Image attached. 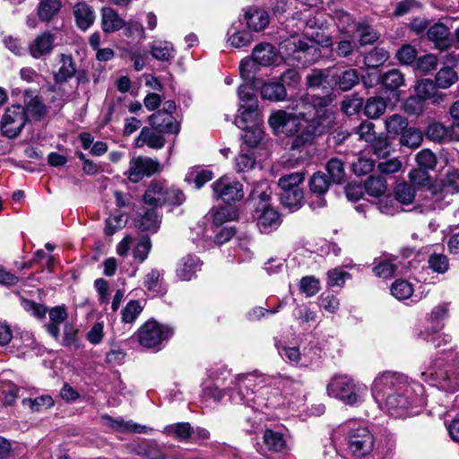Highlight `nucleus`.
I'll use <instances>...</instances> for the list:
<instances>
[{
	"instance_id": "nucleus-46",
	"label": "nucleus",
	"mask_w": 459,
	"mask_h": 459,
	"mask_svg": "<svg viewBox=\"0 0 459 459\" xmlns=\"http://www.w3.org/2000/svg\"><path fill=\"white\" fill-rule=\"evenodd\" d=\"M389 52L384 48H375L364 57V64L368 67L377 68L389 59Z\"/></svg>"
},
{
	"instance_id": "nucleus-2",
	"label": "nucleus",
	"mask_w": 459,
	"mask_h": 459,
	"mask_svg": "<svg viewBox=\"0 0 459 459\" xmlns=\"http://www.w3.org/2000/svg\"><path fill=\"white\" fill-rule=\"evenodd\" d=\"M210 380L205 382V386L203 390V403L212 402L218 403L221 401L225 394L229 395V399L233 403H246L251 405V403H255L257 395L255 393L259 392L261 395L267 394L268 388L265 386H259L264 382V377L255 374L240 375L235 377L231 382V386L224 391L220 390V387L224 385V377L212 373L210 376Z\"/></svg>"
},
{
	"instance_id": "nucleus-51",
	"label": "nucleus",
	"mask_w": 459,
	"mask_h": 459,
	"mask_svg": "<svg viewBox=\"0 0 459 459\" xmlns=\"http://www.w3.org/2000/svg\"><path fill=\"white\" fill-rule=\"evenodd\" d=\"M304 174L294 172L284 175L279 179L280 191H292L295 188H300L299 185L304 181Z\"/></svg>"
},
{
	"instance_id": "nucleus-64",
	"label": "nucleus",
	"mask_w": 459,
	"mask_h": 459,
	"mask_svg": "<svg viewBox=\"0 0 459 459\" xmlns=\"http://www.w3.org/2000/svg\"><path fill=\"white\" fill-rule=\"evenodd\" d=\"M290 115V114L284 110H277L271 114L268 123L275 134L282 133L284 131L285 123L287 122Z\"/></svg>"
},
{
	"instance_id": "nucleus-26",
	"label": "nucleus",
	"mask_w": 459,
	"mask_h": 459,
	"mask_svg": "<svg viewBox=\"0 0 459 459\" xmlns=\"http://www.w3.org/2000/svg\"><path fill=\"white\" fill-rule=\"evenodd\" d=\"M449 29L442 23H435L427 31L428 39L432 41L437 49L446 50L451 46Z\"/></svg>"
},
{
	"instance_id": "nucleus-29",
	"label": "nucleus",
	"mask_w": 459,
	"mask_h": 459,
	"mask_svg": "<svg viewBox=\"0 0 459 459\" xmlns=\"http://www.w3.org/2000/svg\"><path fill=\"white\" fill-rule=\"evenodd\" d=\"M160 134L149 127H143L135 139V146L141 148L146 144L153 149H160L165 144V138Z\"/></svg>"
},
{
	"instance_id": "nucleus-17",
	"label": "nucleus",
	"mask_w": 459,
	"mask_h": 459,
	"mask_svg": "<svg viewBox=\"0 0 459 459\" xmlns=\"http://www.w3.org/2000/svg\"><path fill=\"white\" fill-rule=\"evenodd\" d=\"M149 123L152 129L162 134H178L179 123L169 112L158 111L149 117Z\"/></svg>"
},
{
	"instance_id": "nucleus-39",
	"label": "nucleus",
	"mask_w": 459,
	"mask_h": 459,
	"mask_svg": "<svg viewBox=\"0 0 459 459\" xmlns=\"http://www.w3.org/2000/svg\"><path fill=\"white\" fill-rule=\"evenodd\" d=\"M386 106V101L383 97H370L366 100L364 106V114L372 119L378 118L385 113Z\"/></svg>"
},
{
	"instance_id": "nucleus-37",
	"label": "nucleus",
	"mask_w": 459,
	"mask_h": 459,
	"mask_svg": "<svg viewBox=\"0 0 459 459\" xmlns=\"http://www.w3.org/2000/svg\"><path fill=\"white\" fill-rule=\"evenodd\" d=\"M152 56L160 61H169L175 56L174 46L171 42L155 40L151 47Z\"/></svg>"
},
{
	"instance_id": "nucleus-13",
	"label": "nucleus",
	"mask_w": 459,
	"mask_h": 459,
	"mask_svg": "<svg viewBox=\"0 0 459 459\" xmlns=\"http://www.w3.org/2000/svg\"><path fill=\"white\" fill-rule=\"evenodd\" d=\"M212 188L214 196L221 198L226 204L238 201L244 196L243 186L227 177H221L216 180L212 185Z\"/></svg>"
},
{
	"instance_id": "nucleus-23",
	"label": "nucleus",
	"mask_w": 459,
	"mask_h": 459,
	"mask_svg": "<svg viewBox=\"0 0 459 459\" xmlns=\"http://www.w3.org/2000/svg\"><path fill=\"white\" fill-rule=\"evenodd\" d=\"M135 227L141 231L156 232L160 228V216L157 209L150 206L144 207L142 212L138 213L134 220Z\"/></svg>"
},
{
	"instance_id": "nucleus-31",
	"label": "nucleus",
	"mask_w": 459,
	"mask_h": 459,
	"mask_svg": "<svg viewBox=\"0 0 459 459\" xmlns=\"http://www.w3.org/2000/svg\"><path fill=\"white\" fill-rule=\"evenodd\" d=\"M74 14L77 26L86 30L94 22L95 14L90 5L85 3H78L74 7Z\"/></svg>"
},
{
	"instance_id": "nucleus-42",
	"label": "nucleus",
	"mask_w": 459,
	"mask_h": 459,
	"mask_svg": "<svg viewBox=\"0 0 459 459\" xmlns=\"http://www.w3.org/2000/svg\"><path fill=\"white\" fill-rule=\"evenodd\" d=\"M255 151L242 148L239 154L235 158V167L238 172H247L255 165Z\"/></svg>"
},
{
	"instance_id": "nucleus-44",
	"label": "nucleus",
	"mask_w": 459,
	"mask_h": 459,
	"mask_svg": "<svg viewBox=\"0 0 459 459\" xmlns=\"http://www.w3.org/2000/svg\"><path fill=\"white\" fill-rule=\"evenodd\" d=\"M364 189L368 195L380 197L385 193L387 184L385 178L381 176H370L364 184Z\"/></svg>"
},
{
	"instance_id": "nucleus-40",
	"label": "nucleus",
	"mask_w": 459,
	"mask_h": 459,
	"mask_svg": "<svg viewBox=\"0 0 459 459\" xmlns=\"http://www.w3.org/2000/svg\"><path fill=\"white\" fill-rule=\"evenodd\" d=\"M162 433L167 436L175 437L179 441H186L191 437L193 429L187 422H179L167 425L164 427Z\"/></svg>"
},
{
	"instance_id": "nucleus-60",
	"label": "nucleus",
	"mask_w": 459,
	"mask_h": 459,
	"mask_svg": "<svg viewBox=\"0 0 459 459\" xmlns=\"http://www.w3.org/2000/svg\"><path fill=\"white\" fill-rule=\"evenodd\" d=\"M426 135L433 142L442 143L448 138V130L442 124L434 122L427 127Z\"/></svg>"
},
{
	"instance_id": "nucleus-20",
	"label": "nucleus",
	"mask_w": 459,
	"mask_h": 459,
	"mask_svg": "<svg viewBox=\"0 0 459 459\" xmlns=\"http://www.w3.org/2000/svg\"><path fill=\"white\" fill-rule=\"evenodd\" d=\"M55 34L45 31L37 36L29 45V51L34 58L49 55L54 48Z\"/></svg>"
},
{
	"instance_id": "nucleus-30",
	"label": "nucleus",
	"mask_w": 459,
	"mask_h": 459,
	"mask_svg": "<svg viewBox=\"0 0 459 459\" xmlns=\"http://www.w3.org/2000/svg\"><path fill=\"white\" fill-rule=\"evenodd\" d=\"M59 63L60 66L54 74V80L56 83L67 82L69 79L73 78L76 73V65L71 56L61 54Z\"/></svg>"
},
{
	"instance_id": "nucleus-55",
	"label": "nucleus",
	"mask_w": 459,
	"mask_h": 459,
	"mask_svg": "<svg viewBox=\"0 0 459 459\" xmlns=\"http://www.w3.org/2000/svg\"><path fill=\"white\" fill-rule=\"evenodd\" d=\"M401 134L400 143L403 146L417 148L422 142L421 132L416 128L407 126Z\"/></svg>"
},
{
	"instance_id": "nucleus-33",
	"label": "nucleus",
	"mask_w": 459,
	"mask_h": 459,
	"mask_svg": "<svg viewBox=\"0 0 459 459\" xmlns=\"http://www.w3.org/2000/svg\"><path fill=\"white\" fill-rule=\"evenodd\" d=\"M197 255H188L182 258L177 268V277L181 281H190L195 276V268L198 264Z\"/></svg>"
},
{
	"instance_id": "nucleus-43",
	"label": "nucleus",
	"mask_w": 459,
	"mask_h": 459,
	"mask_svg": "<svg viewBox=\"0 0 459 459\" xmlns=\"http://www.w3.org/2000/svg\"><path fill=\"white\" fill-rule=\"evenodd\" d=\"M239 114L235 119L236 126L242 130L253 128L257 117V109L248 108V106L239 107Z\"/></svg>"
},
{
	"instance_id": "nucleus-56",
	"label": "nucleus",
	"mask_w": 459,
	"mask_h": 459,
	"mask_svg": "<svg viewBox=\"0 0 459 459\" xmlns=\"http://www.w3.org/2000/svg\"><path fill=\"white\" fill-rule=\"evenodd\" d=\"M380 82L389 90L398 89L403 84V74L398 69H392L384 74Z\"/></svg>"
},
{
	"instance_id": "nucleus-15",
	"label": "nucleus",
	"mask_w": 459,
	"mask_h": 459,
	"mask_svg": "<svg viewBox=\"0 0 459 459\" xmlns=\"http://www.w3.org/2000/svg\"><path fill=\"white\" fill-rule=\"evenodd\" d=\"M255 218L259 231L263 234L275 230L281 222L280 214L266 204H264L263 208L255 210Z\"/></svg>"
},
{
	"instance_id": "nucleus-1",
	"label": "nucleus",
	"mask_w": 459,
	"mask_h": 459,
	"mask_svg": "<svg viewBox=\"0 0 459 459\" xmlns=\"http://www.w3.org/2000/svg\"><path fill=\"white\" fill-rule=\"evenodd\" d=\"M333 98L331 95L304 94L300 96L293 107L297 117L308 122L301 130V134L296 135L291 143V149H299L306 144L313 143L316 137L322 135L333 124V112L328 109Z\"/></svg>"
},
{
	"instance_id": "nucleus-6",
	"label": "nucleus",
	"mask_w": 459,
	"mask_h": 459,
	"mask_svg": "<svg viewBox=\"0 0 459 459\" xmlns=\"http://www.w3.org/2000/svg\"><path fill=\"white\" fill-rule=\"evenodd\" d=\"M280 49L287 57L296 60L301 65L314 63L319 56V48L311 40L300 36H292L282 41Z\"/></svg>"
},
{
	"instance_id": "nucleus-54",
	"label": "nucleus",
	"mask_w": 459,
	"mask_h": 459,
	"mask_svg": "<svg viewBox=\"0 0 459 459\" xmlns=\"http://www.w3.org/2000/svg\"><path fill=\"white\" fill-rule=\"evenodd\" d=\"M436 84L438 88L447 89L457 81L458 77L453 68L446 66L441 68L436 74Z\"/></svg>"
},
{
	"instance_id": "nucleus-24",
	"label": "nucleus",
	"mask_w": 459,
	"mask_h": 459,
	"mask_svg": "<svg viewBox=\"0 0 459 459\" xmlns=\"http://www.w3.org/2000/svg\"><path fill=\"white\" fill-rule=\"evenodd\" d=\"M101 420L105 425L122 433H148L149 431L152 430V428L140 425L134 422L133 420L126 421L122 418L113 419L108 415H102Z\"/></svg>"
},
{
	"instance_id": "nucleus-41",
	"label": "nucleus",
	"mask_w": 459,
	"mask_h": 459,
	"mask_svg": "<svg viewBox=\"0 0 459 459\" xmlns=\"http://www.w3.org/2000/svg\"><path fill=\"white\" fill-rule=\"evenodd\" d=\"M238 212L237 208L227 203L226 205H222L212 212V221L215 225L220 226L226 221H230L238 219Z\"/></svg>"
},
{
	"instance_id": "nucleus-50",
	"label": "nucleus",
	"mask_w": 459,
	"mask_h": 459,
	"mask_svg": "<svg viewBox=\"0 0 459 459\" xmlns=\"http://www.w3.org/2000/svg\"><path fill=\"white\" fill-rule=\"evenodd\" d=\"M326 171L331 178V182L341 184L344 180L345 171L343 163L337 158H332L325 166Z\"/></svg>"
},
{
	"instance_id": "nucleus-14",
	"label": "nucleus",
	"mask_w": 459,
	"mask_h": 459,
	"mask_svg": "<svg viewBox=\"0 0 459 459\" xmlns=\"http://www.w3.org/2000/svg\"><path fill=\"white\" fill-rule=\"evenodd\" d=\"M160 163L152 158L136 157L131 160L128 169V179L137 183L144 177H150L159 171Z\"/></svg>"
},
{
	"instance_id": "nucleus-3",
	"label": "nucleus",
	"mask_w": 459,
	"mask_h": 459,
	"mask_svg": "<svg viewBox=\"0 0 459 459\" xmlns=\"http://www.w3.org/2000/svg\"><path fill=\"white\" fill-rule=\"evenodd\" d=\"M447 359L443 356L437 357L420 373L421 379L446 393L459 390V362L452 347L443 349Z\"/></svg>"
},
{
	"instance_id": "nucleus-63",
	"label": "nucleus",
	"mask_w": 459,
	"mask_h": 459,
	"mask_svg": "<svg viewBox=\"0 0 459 459\" xmlns=\"http://www.w3.org/2000/svg\"><path fill=\"white\" fill-rule=\"evenodd\" d=\"M332 17L339 30L342 32H346L351 28V24L354 23L351 14L343 9H335L333 12Z\"/></svg>"
},
{
	"instance_id": "nucleus-58",
	"label": "nucleus",
	"mask_w": 459,
	"mask_h": 459,
	"mask_svg": "<svg viewBox=\"0 0 459 459\" xmlns=\"http://www.w3.org/2000/svg\"><path fill=\"white\" fill-rule=\"evenodd\" d=\"M238 94L240 101V107L248 106V108L257 109L258 101L249 85H240Z\"/></svg>"
},
{
	"instance_id": "nucleus-16",
	"label": "nucleus",
	"mask_w": 459,
	"mask_h": 459,
	"mask_svg": "<svg viewBox=\"0 0 459 459\" xmlns=\"http://www.w3.org/2000/svg\"><path fill=\"white\" fill-rule=\"evenodd\" d=\"M330 183L331 181L326 178L325 174L319 171L314 173L309 180L310 190L316 198L310 201L309 205L312 209L321 208L326 204L323 195L327 192Z\"/></svg>"
},
{
	"instance_id": "nucleus-25",
	"label": "nucleus",
	"mask_w": 459,
	"mask_h": 459,
	"mask_svg": "<svg viewBox=\"0 0 459 459\" xmlns=\"http://www.w3.org/2000/svg\"><path fill=\"white\" fill-rule=\"evenodd\" d=\"M333 78L330 69H313L306 77L308 88L322 89L325 92L333 90Z\"/></svg>"
},
{
	"instance_id": "nucleus-52",
	"label": "nucleus",
	"mask_w": 459,
	"mask_h": 459,
	"mask_svg": "<svg viewBox=\"0 0 459 459\" xmlns=\"http://www.w3.org/2000/svg\"><path fill=\"white\" fill-rule=\"evenodd\" d=\"M416 190L408 183H400L395 186V200L403 204H410L415 198Z\"/></svg>"
},
{
	"instance_id": "nucleus-38",
	"label": "nucleus",
	"mask_w": 459,
	"mask_h": 459,
	"mask_svg": "<svg viewBox=\"0 0 459 459\" xmlns=\"http://www.w3.org/2000/svg\"><path fill=\"white\" fill-rule=\"evenodd\" d=\"M372 153L378 159H385L390 155L393 151L392 143L386 135L379 134L373 137L369 142Z\"/></svg>"
},
{
	"instance_id": "nucleus-36",
	"label": "nucleus",
	"mask_w": 459,
	"mask_h": 459,
	"mask_svg": "<svg viewBox=\"0 0 459 459\" xmlns=\"http://www.w3.org/2000/svg\"><path fill=\"white\" fill-rule=\"evenodd\" d=\"M357 48V42L349 37L336 38L335 42L333 44V52L341 58L351 56Z\"/></svg>"
},
{
	"instance_id": "nucleus-45",
	"label": "nucleus",
	"mask_w": 459,
	"mask_h": 459,
	"mask_svg": "<svg viewBox=\"0 0 459 459\" xmlns=\"http://www.w3.org/2000/svg\"><path fill=\"white\" fill-rule=\"evenodd\" d=\"M59 0H42L38 7V15L43 22H49L61 9Z\"/></svg>"
},
{
	"instance_id": "nucleus-62",
	"label": "nucleus",
	"mask_w": 459,
	"mask_h": 459,
	"mask_svg": "<svg viewBox=\"0 0 459 459\" xmlns=\"http://www.w3.org/2000/svg\"><path fill=\"white\" fill-rule=\"evenodd\" d=\"M351 274L342 267L333 268L327 273V285L331 287H342Z\"/></svg>"
},
{
	"instance_id": "nucleus-10",
	"label": "nucleus",
	"mask_w": 459,
	"mask_h": 459,
	"mask_svg": "<svg viewBox=\"0 0 459 459\" xmlns=\"http://www.w3.org/2000/svg\"><path fill=\"white\" fill-rule=\"evenodd\" d=\"M347 446L354 456L363 457L373 450L374 437L367 427L354 425L347 435Z\"/></svg>"
},
{
	"instance_id": "nucleus-9",
	"label": "nucleus",
	"mask_w": 459,
	"mask_h": 459,
	"mask_svg": "<svg viewBox=\"0 0 459 459\" xmlns=\"http://www.w3.org/2000/svg\"><path fill=\"white\" fill-rule=\"evenodd\" d=\"M175 333L174 329L155 320H149L138 330V341L145 348H155L162 342L169 341Z\"/></svg>"
},
{
	"instance_id": "nucleus-61",
	"label": "nucleus",
	"mask_w": 459,
	"mask_h": 459,
	"mask_svg": "<svg viewBox=\"0 0 459 459\" xmlns=\"http://www.w3.org/2000/svg\"><path fill=\"white\" fill-rule=\"evenodd\" d=\"M429 267L437 273H445L449 269V262L446 255L434 253L428 260Z\"/></svg>"
},
{
	"instance_id": "nucleus-4",
	"label": "nucleus",
	"mask_w": 459,
	"mask_h": 459,
	"mask_svg": "<svg viewBox=\"0 0 459 459\" xmlns=\"http://www.w3.org/2000/svg\"><path fill=\"white\" fill-rule=\"evenodd\" d=\"M327 394L346 405L355 406L363 403L367 386L347 375L334 376L327 385Z\"/></svg>"
},
{
	"instance_id": "nucleus-49",
	"label": "nucleus",
	"mask_w": 459,
	"mask_h": 459,
	"mask_svg": "<svg viewBox=\"0 0 459 459\" xmlns=\"http://www.w3.org/2000/svg\"><path fill=\"white\" fill-rule=\"evenodd\" d=\"M143 307L139 300H130L121 310V321L124 324H133L143 312Z\"/></svg>"
},
{
	"instance_id": "nucleus-48",
	"label": "nucleus",
	"mask_w": 459,
	"mask_h": 459,
	"mask_svg": "<svg viewBox=\"0 0 459 459\" xmlns=\"http://www.w3.org/2000/svg\"><path fill=\"white\" fill-rule=\"evenodd\" d=\"M356 30L359 33V44L361 46L373 44L380 36L371 25L365 22L357 23Z\"/></svg>"
},
{
	"instance_id": "nucleus-27",
	"label": "nucleus",
	"mask_w": 459,
	"mask_h": 459,
	"mask_svg": "<svg viewBox=\"0 0 459 459\" xmlns=\"http://www.w3.org/2000/svg\"><path fill=\"white\" fill-rule=\"evenodd\" d=\"M244 18L248 28L255 31L263 30L269 24L268 13L255 6L249 7L245 12Z\"/></svg>"
},
{
	"instance_id": "nucleus-28",
	"label": "nucleus",
	"mask_w": 459,
	"mask_h": 459,
	"mask_svg": "<svg viewBox=\"0 0 459 459\" xmlns=\"http://www.w3.org/2000/svg\"><path fill=\"white\" fill-rule=\"evenodd\" d=\"M252 56L261 66H269L277 59V50L270 43H261L255 46Z\"/></svg>"
},
{
	"instance_id": "nucleus-22",
	"label": "nucleus",
	"mask_w": 459,
	"mask_h": 459,
	"mask_svg": "<svg viewBox=\"0 0 459 459\" xmlns=\"http://www.w3.org/2000/svg\"><path fill=\"white\" fill-rule=\"evenodd\" d=\"M437 88L438 87L432 80L423 79L418 82L415 91L422 100H429L432 104L438 105L444 101L446 94L438 91Z\"/></svg>"
},
{
	"instance_id": "nucleus-19",
	"label": "nucleus",
	"mask_w": 459,
	"mask_h": 459,
	"mask_svg": "<svg viewBox=\"0 0 459 459\" xmlns=\"http://www.w3.org/2000/svg\"><path fill=\"white\" fill-rule=\"evenodd\" d=\"M164 449L165 446L154 439H143L132 445L133 453L147 459H167Z\"/></svg>"
},
{
	"instance_id": "nucleus-11",
	"label": "nucleus",
	"mask_w": 459,
	"mask_h": 459,
	"mask_svg": "<svg viewBox=\"0 0 459 459\" xmlns=\"http://www.w3.org/2000/svg\"><path fill=\"white\" fill-rule=\"evenodd\" d=\"M457 193H459V169L453 170L446 174L439 193L431 189L430 204H428V207L433 211L443 210L451 202V200H446V195Z\"/></svg>"
},
{
	"instance_id": "nucleus-53",
	"label": "nucleus",
	"mask_w": 459,
	"mask_h": 459,
	"mask_svg": "<svg viewBox=\"0 0 459 459\" xmlns=\"http://www.w3.org/2000/svg\"><path fill=\"white\" fill-rule=\"evenodd\" d=\"M385 129L388 134H401L408 126V121L399 114H393L385 119Z\"/></svg>"
},
{
	"instance_id": "nucleus-34",
	"label": "nucleus",
	"mask_w": 459,
	"mask_h": 459,
	"mask_svg": "<svg viewBox=\"0 0 459 459\" xmlns=\"http://www.w3.org/2000/svg\"><path fill=\"white\" fill-rule=\"evenodd\" d=\"M102 29L105 32H114L125 26V22L118 16L117 12L110 7H103L101 11Z\"/></svg>"
},
{
	"instance_id": "nucleus-57",
	"label": "nucleus",
	"mask_w": 459,
	"mask_h": 459,
	"mask_svg": "<svg viewBox=\"0 0 459 459\" xmlns=\"http://www.w3.org/2000/svg\"><path fill=\"white\" fill-rule=\"evenodd\" d=\"M229 44L235 48H241L247 47L253 40L252 34L247 30H234L230 33L229 31Z\"/></svg>"
},
{
	"instance_id": "nucleus-18",
	"label": "nucleus",
	"mask_w": 459,
	"mask_h": 459,
	"mask_svg": "<svg viewBox=\"0 0 459 459\" xmlns=\"http://www.w3.org/2000/svg\"><path fill=\"white\" fill-rule=\"evenodd\" d=\"M167 191V183L159 180L152 181L143 196V201L145 205L157 209L166 204V200L169 199L166 197Z\"/></svg>"
},
{
	"instance_id": "nucleus-7",
	"label": "nucleus",
	"mask_w": 459,
	"mask_h": 459,
	"mask_svg": "<svg viewBox=\"0 0 459 459\" xmlns=\"http://www.w3.org/2000/svg\"><path fill=\"white\" fill-rule=\"evenodd\" d=\"M449 304L444 303L433 307L428 316V321L431 324V328L420 332V337L433 345L434 348H443L449 345L452 342V336L446 333H437L441 329L444 321L448 316Z\"/></svg>"
},
{
	"instance_id": "nucleus-32",
	"label": "nucleus",
	"mask_w": 459,
	"mask_h": 459,
	"mask_svg": "<svg viewBox=\"0 0 459 459\" xmlns=\"http://www.w3.org/2000/svg\"><path fill=\"white\" fill-rule=\"evenodd\" d=\"M281 204L290 212L299 210L302 206L304 194L301 188L292 191H280L278 193Z\"/></svg>"
},
{
	"instance_id": "nucleus-8",
	"label": "nucleus",
	"mask_w": 459,
	"mask_h": 459,
	"mask_svg": "<svg viewBox=\"0 0 459 459\" xmlns=\"http://www.w3.org/2000/svg\"><path fill=\"white\" fill-rule=\"evenodd\" d=\"M407 377L396 372L385 371L378 374L372 385V394L377 403H381L387 395L395 392L411 391Z\"/></svg>"
},
{
	"instance_id": "nucleus-59",
	"label": "nucleus",
	"mask_w": 459,
	"mask_h": 459,
	"mask_svg": "<svg viewBox=\"0 0 459 459\" xmlns=\"http://www.w3.org/2000/svg\"><path fill=\"white\" fill-rule=\"evenodd\" d=\"M411 284L404 280H396L391 286V293L397 299H406L412 295Z\"/></svg>"
},
{
	"instance_id": "nucleus-5",
	"label": "nucleus",
	"mask_w": 459,
	"mask_h": 459,
	"mask_svg": "<svg viewBox=\"0 0 459 459\" xmlns=\"http://www.w3.org/2000/svg\"><path fill=\"white\" fill-rule=\"evenodd\" d=\"M410 389L411 391L395 392L382 400L390 415L403 417L407 415L406 410L410 407H418L423 404V385L418 382H411Z\"/></svg>"
},
{
	"instance_id": "nucleus-47",
	"label": "nucleus",
	"mask_w": 459,
	"mask_h": 459,
	"mask_svg": "<svg viewBox=\"0 0 459 459\" xmlns=\"http://www.w3.org/2000/svg\"><path fill=\"white\" fill-rule=\"evenodd\" d=\"M264 443L267 448L273 452H281L286 446L282 433L272 429H266L264 433Z\"/></svg>"
},
{
	"instance_id": "nucleus-35",
	"label": "nucleus",
	"mask_w": 459,
	"mask_h": 459,
	"mask_svg": "<svg viewBox=\"0 0 459 459\" xmlns=\"http://www.w3.org/2000/svg\"><path fill=\"white\" fill-rule=\"evenodd\" d=\"M287 95L283 83L279 82H269L263 84L261 88V96L264 100L271 101H281Z\"/></svg>"
},
{
	"instance_id": "nucleus-12",
	"label": "nucleus",
	"mask_w": 459,
	"mask_h": 459,
	"mask_svg": "<svg viewBox=\"0 0 459 459\" xmlns=\"http://www.w3.org/2000/svg\"><path fill=\"white\" fill-rule=\"evenodd\" d=\"M27 122V113L22 105H13L6 108L2 120L1 129L3 134L9 137H16Z\"/></svg>"
},
{
	"instance_id": "nucleus-21",
	"label": "nucleus",
	"mask_w": 459,
	"mask_h": 459,
	"mask_svg": "<svg viewBox=\"0 0 459 459\" xmlns=\"http://www.w3.org/2000/svg\"><path fill=\"white\" fill-rule=\"evenodd\" d=\"M333 90L336 87L342 91H348L359 84L360 77L357 69L348 68L332 73Z\"/></svg>"
}]
</instances>
